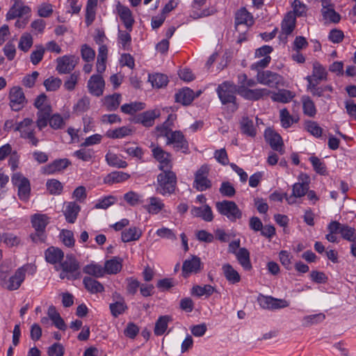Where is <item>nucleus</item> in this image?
Returning a JSON list of instances; mask_svg holds the SVG:
<instances>
[{
  "label": "nucleus",
  "instance_id": "obj_21",
  "mask_svg": "<svg viewBox=\"0 0 356 356\" xmlns=\"http://www.w3.org/2000/svg\"><path fill=\"white\" fill-rule=\"evenodd\" d=\"M64 205L63 212L66 221L68 223H74L81 211V207L76 202H67Z\"/></svg>",
  "mask_w": 356,
  "mask_h": 356
},
{
  "label": "nucleus",
  "instance_id": "obj_28",
  "mask_svg": "<svg viewBox=\"0 0 356 356\" xmlns=\"http://www.w3.org/2000/svg\"><path fill=\"white\" fill-rule=\"evenodd\" d=\"M122 101V95L120 93L106 95L102 99L103 106L108 111H116Z\"/></svg>",
  "mask_w": 356,
  "mask_h": 356
},
{
  "label": "nucleus",
  "instance_id": "obj_26",
  "mask_svg": "<svg viewBox=\"0 0 356 356\" xmlns=\"http://www.w3.org/2000/svg\"><path fill=\"white\" fill-rule=\"evenodd\" d=\"M59 267L65 272L70 273V275L74 276L80 266L75 257L70 254L66 255L65 260L61 261Z\"/></svg>",
  "mask_w": 356,
  "mask_h": 356
},
{
  "label": "nucleus",
  "instance_id": "obj_43",
  "mask_svg": "<svg viewBox=\"0 0 356 356\" xmlns=\"http://www.w3.org/2000/svg\"><path fill=\"white\" fill-rule=\"evenodd\" d=\"M224 276L231 284H236L240 282L241 275L229 264H224Z\"/></svg>",
  "mask_w": 356,
  "mask_h": 356
},
{
  "label": "nucleus",
  "instance_id": "obj_64",
  "mask_svg": "<svg viewBox=\"0 0 356 356\" xmlns=\"http://www.w3.org/2000/svg\"><path fill=\"white\" fill-rule=\"evenodd\" d=\"M65 353V348L60 343H54L47 349L48 356H63Z\"/></svg>",
  "mask_w": 356,
  "mask_h": 356
},
{
  "label": "nucleus",
  "instance_id": "obj_47",
  "mask_svg": "<svg viewBox=\"0 0 356 356\" xmlns=\"http://www.w3.org/2000/svg\"><path fill=\"white\" fill-rule=\"evenodd\" d=\"M171 321V317L168 315L160 316L156 321L154 327V334L156 336H161L165 332L169 321Z\"/></svg>",
  "mask_w": 356,
  "mask_h": 356
},
{
  "label": "nucleus",
  "instance_id": "obj_55",
  "mask_svg": "<svg viewBox=\"0 0 356 356\" xmlns=\"http://www.w3.org/2000/svg\"><path fill=\"white\" fill-rule=\"evenodd\" d=\"M47 189L51 195H58L63 190V186L58 180L51 179L46 183Z\"/></svg>",
  "mask_w": 356,
  "mask_h": 356
},
{
  "label": "nucleus",
  "instance_id": "obj_18",
  "mask_svg": "<svg viewBox=\"0 0 356 356\" xmlns=\"http://www.w3.org/2000/svg\"><path fill=\"white\" fill-rule=\"evenodd\" d=\"M298 179L302 181V183H295L292 187V196L295 197H302L307 194L309 190V177L305 173H301Z\"/></svg>",
  "mask_w": 356,
  "mask_h": 356
},
{
  "label": "nucleus",
  "instance_id": "obj_30",
  "mask_svg": "<svg viewBox=\"0 0 356 356\" xmlns=\"http://www.w3.org/2000/svg\"><path fill=\"white\" fill-rule=\"evenodd\" d=\"M122 268V259L120 257H114L105 261L104 269V273L115 275L118 273Z\"/></svg>",
  "mask_w": 356,
  "mask_h": 356
},
{
  "label": "nucleus",
  "instance_id": "obj_61",
  "mask_svg": "<svg viewBox=\"0 0 356 356\" xmlns=\"http://www.w3.org/2000/svg\"><path fill=\"white\" fill-rule=\"evenodd\" d=\"M80 77L79 72H74L71 74L64 82V88L68 91L74 90Z\"/></svg>",
  "mask_w": 356,
  "mask_h": 356
},
{
  "label": "nucleus",
  "instance_id": "obj_58",
  "mask_svg": "<svg viewBox=\"0 0 356 356\" xmlns=\"http://www.w3.org/2000/svg\"><path fill=\"white\" fill-rule=\"evenodd\" d=\"M123 198L131 207H135L143 202L142 195L132 191L126 193Z\"/></svg>",
  "mask_w": 356,
  "mask_h": 356
},
{
  "label": "nucleus",
  "instance_id": "obj_32",
  "mask_svg": "<svg viewBox=\"0 0 356 356\" xmlns=\"http://www.w3.org/2000/svg\"><path fill=\"white\" fill-rule=\"evenodd\" d=\"M254 24L252 15L245 8H241L235 17V26L237 28L239 25L245 24L248 26Z\"/></svg>",
  "mask_w": 356,
  "mask_h": 356
},
{
  "label": "nucleus",
  "instance_id": "obj_4",
  "mask_svg": "<svg viewBox=\"0 0 356 356\" xmlns=\"http://www.w3.org/2000/svg\"><path fill=\"white\" fill-rule=\"evenodd\" d=\"M9 105L14 111H21L28 103L23 89L19 86L12 87L8 93Z\"/></svg>",
  "mask_w": 356,
  "mask_h": 356
},
{
  "label": "nucleus",
  "instance_id": "obj_31",
  "mask_svg": "<svg viewBox=\"0 0 356 356\" xmlns=\"http://www.w3.org/2000/svg\"><path fill=\"white\" fill-rule=\"evenodd\" d=\"M14 131H19L21 138L28 134H31L35 131V126L33 120L26 118L19 122H16Z\"/></svg>",
  "mask_w": 356,
  "mask_h": 356
},
{
  "label": "nucleus",
  "instance_id": "obj_50",
  "mask_svg": "<svg viewBox=\"0 0 356 356\" xmlns=\"http://www.w3.org/2000/svg\"><path fill=\"white\" fill-rule=\"evenodd\" d=\"M145 108V104L143 102H134L130 104H124L120 107L122 113L128 115H133L135 113L142 111Z\"/></svg>",
  "mask_w": 356,
  "mask_h": 356
},
{
  "label": "nucleus",
  "instance_id": "obj_15",
  "mask_svg": "<svg viewBox=\"0 0 356 356\" xmlns=\"http://www.w3.org/2000/svg\"><path fill=\"white\" fill-rule=\"evenodd\" d=\"M71 162L68 159H56L51 163L46 165L42 168V172L44 175H54L59 173L65 170Z\"/></svg>",
  "mask_w": 356,
  "mask_h": 356
},
{
  "label": "nucleus",
  "instance_id": "obj_2",
  "mask_svg": "<svg viewBox=\"0 0 356 356\" xmlns=\"http://www.w3.org/2000/svg\"><path fill=\"white\" fill-rule=\"evenodd\" d=\"M161 171L157 175L156 191L162 195H171L174 193L177 186L176 174L171 170Z\"/></svg>",
  "mask_w": 356,
  "mask_h": 356
},
{
  "label": "nucleus",
  "instance_id": "obj_27",
  "mask_svg": "<svg viewBox=\"0 0 356 356\" xmlns=\"http://www.w3.org/2000/svg\"><path fill=\"white\" fill-rule=\"evenodd\" d=\"M44 257L51 264H60L64 257V252L58 248L51 246L44 251Z\"/></svg>",
  "mask_w": 356,
  "mask_h": 356
},
{
  "label": "nucleus",
  "instance_id": "obj_48",
  "mask_svg": "<svg viewBox=\"0 0 356 356\" xmlns=\"http://www.w3.org/2000/svg\"><path fill=\"white\" fill-rule=\"evenodd\" d=\"M105 157L108 165L110 166L118 168H125L128 165L127 161L120 159V157L115 154L108 152L106 154Z\"/></svg>",
  "mask_w": 356,
  "mask_h": 356
},
{
  "label": "nucleus",
  "instance_id": "obj_41",
  "mask_svg": "<svg viewBox=\"0 0 356 356\" xmlns=\"http://www.w3.org/2000/svg\"><path fill=\"white\" fill-rule=\"evenodd\" d=\"M296 26V18L291 14L288 13L284 18L281 24L282 34L286 36L290 35L294 30Z\"/></svg>",
  "mask_w": 356,
  "mask_h": 356
},
{
  "label": "nucleus",
  "instance_id": "obj_60",
  "mask_svg": "<svg viewBox=\"0 0 356 356\" xmlns=\"http://www.w3.org/2000/svg\"><path fill=\"white\" fill-rule=\"evenodd\" d=\"M33 45V38L30 33H24L19 39L18 48L24 52H26Z\"/></svg>",
  "mask_w": 356,
  "mask_h": 356
},
{
  "label": "nucleus",
  "instance_id": "obj_19",
  "mask_svg": "<svg viewBox=\"0 0 356 356\" xmlns=\"http://www.w3.org/2000/svg\"><path fill=\"white\" fill-rule=\"evenodd\" d=\"M236 96L229 92L224 91V118L229 119L238 109Z\"/></svg>",
  "mask_w": 356,
  "mask_h": 356
},
{
  "label": "nucleus",
  "instance_id": "obj_34",
  "mask_svg": "<svg viewBox=\"0 0 356 356\" xmlns=\"http://www.w3.org/2000/svg\"><path fill=\"white\" fill-rule=\"evenodd\" d=\"M149 204L144 206L145 209L150 214L156 215L163 211L165 204L157 197H150L148 199Z\"/></svg>",
  "mask_w": 356,
  "mask_h": 356
},
{
  "label": "nucleus",
  "instance_id": "obj_11",
  "mask_svg": "<svg viewBox=\"0 0 356 356\" xmlns=\"http://www.w3.org/2000/svg\"><path fill=\"white\" fill-rule=\"evenodd\" d=\"M238 92L245 99L257 101L264 97L268 96L271 92L267 88L250 89L245 87V86H241L238 89Z\"/></svg>",
  "mask_w": 356,
  "mask_h": 356
},
{
  "label": "nucleus",
  "instance_id": "obj_53",
  "mask_svg": "<svg viewBox=\"0 0 356 356\" xmlns=\"http://www.w3.org/2000/svg\"><path fill=\"white\" fill-rule=\"evenodd\" d=\"M149 81L153 87L161 88L167 86L168 78L163 74L156 73L149 76Z\"/></svg>",
  "mask_w": 356,
  "mask_h": 356
},
{
  "label": "nucleus",
  "instance_id": "obj_45",
  "mask_svg": "<svg viewBox=\"0 0 356 356\" xmlns=\"http://www.w3.org/2000/svg\"><path fill=\"white\" fill-rule=\"evenodd\" d=\"M104 270L102 265L92 262L85 266L83 272L95 277H102L105 275Z\"/></svg>",
  "mask_w": 356,
  "mask_h": 356
},
{
  "label": "nucleus",
  "instance_id": "obj_17",
  "mask_svg": "<svg viewBox=\"0 0 356 356\" xmlns=\"http://www.w3.org/2000/svg\"><path fill=\"white\" fill-rule=\"evenodd\" d=\"M31 11L29 6L24 4L23 1H17V3H13L6 14V19H13L15 18H20L25 15H29Z\"/></svg>",
  "mask_w": 356,
  "mask_h": 356
},
{
  "label": "nucleus",
  "instance_id": "obj_51",
  "mask_svg": "<svg viewBox=\"0 0 356 356\" xmlns=\"http://www.w3.org/2000/svg\"><path fill=\"white\" fill-rule=\"evenodd\" d=\"M294 97L293 92L288 90H280L277 92H273L271 99L273 102L288 103Z\"/></svg>",
  "mask_w": 356,
  "mask_h": 356
},
{
  "label": "nucleus",
  "instance_id": "obj_35",
  "mask_svg": "<svg viewBox=\"0 0 356 356\" xmlns=\"http://www.w3.org/2000/svg\"><path fill=\"white\" fill-rule=\"evenodd\" d=\"M195 97L193 90L189 88H185L175 94V100L178 103L187 106L191 104Z\"/></svg>",
  "mask_w": 356,
  "mask_h": 356
},
{
  "label": "nucleus",
  "instance_id": "obj_22",
  "mask_svg": "<svg viewBox=\"0 0 356 356\" xmlns=\"http://www.w3.org/2000/svg\"><path fill=\"white\" fill-rule=\"evenodd\" d=\"M116 9L124 26L131 31L135 22L131 10L128 7L121 5L120 3L117 5Z\"/></svg>",
  "mask_w": 356,
  "mask_h": 356
},
{
  "label": "nucleus",
  "instance_id": "obj_46",
  "mask_svg": "<svg viewBox=\"0 0 356 356\" xmlns=\"http://www.w3.org/2000/svg\"><path fill=\"white\" fill-rule=\"evenodd\" d=\"M133 131L129 127H121L113 130L107 131L106 136L109 138H122L132 134Z\"/></svg>",
  "mask_w": 356,
  "mask_h": 356
},
{
  "label": "nucleus",
  "instance_id": "obj_29",
  "mask_svg": "<svg viewBox=\"0 0 356 356\" xmlns=\"http://www.w3.org/2000/svg\"><path fill=\"white\" fill-rule=\"evenodd\" d=\"M237 261L244 270L250 271L252 269L250 261V252L245 248H241L235 254Z\"/></svg>",
  "mask_w": 356,
  "mask_h": 356
},
{
  "label": "nucleus",
  "instance_id": "obj_1",
  "mask_svg": "<svg viewBox=\"0 0 356 356\" xmlns=\"http://www.w3.org/2000/svg\"><path fill=\"white\" fill-rule=\"evenodd\" d=\"M10 273L11 268L9 265L6 264L0 265V286L8 291H15L20 287L24 279L18 269L12 275Z\"/></svg>",
  "mask_w": 356,
  "mask_h": 356
},
{
  "label": "nucleus",
  "instance_id": "obj_42",
  "mask_svg": "<svg viewBox=\"0 0 356 356\" xmlns=\"http://www.w3.org/2000/svg\"><path fill=\"white\" fill-rule=\"evenodd\" d=\"M142 236V232L136 227H131L122 232V241L124 243L138 240Z\"/></svg>",
  "mask_w": 356,
  "mask_h": 356
},
{
  "label": "nucleus",
  "instance_id": "obj_9",
  "mask_svg": "<svg viewBox=\"0 0 356 356\" xmlns=\"http://www.w3.org/2000/svg\"><path fill=\"white\" fill-rule=\"evenodd\" d=\"M87 88L90 95L95 97H100L104 94L105 81L100 74L92 75L87 83Z\"/></svg>",
  "mask_w": 356,
  "mask_h": 356
},
{
  "label": "nucleus",
  "instance_id": "obj_56",
  "mask_svg": "<svg viewBox=\"0 0 356 356\" xmlns=\"http://www.w3.org/2000/svg\"><path fill=\"white\" fill-rule=\"evenodd\" d=\"M305 129L311 135L320 138L323 134V129L315 121L307 120L305 122Z\"/></svg>",
  "mask_w": 356,
  "mask_h": 356
},
{
  "label": "nucleus",
  "instance_id": "obj_37",
  "mask_svg": "<svg viewBox=\"0 0 356 356\" xmlns=\"http://www.w3.org/2000/svg\"><path fill=\"white\" fill-rule=\"evenodd\" d=\"M241 132L250 137L254 138L257 135V128L253 120L248 117H243L240 122Z\"/></svg>",
  "mask_w": 356,
  "mask_h": 356
},
{
  "label": "nucleus",
  "instance_id": "obj_24",
  "mask_svg": "<svg viewBox=\"0 0 356 356\" xmlns=\"http://www.w3.org/2000/svg\"><path fill=\"white\" fill-rule=\"evenodd\" d=\"M114 298H116L117 300L115 302L111 303L109 305V309L111 313V315L117 318L120 315L122 314L125 312V311L128 309V307L124 301L123 297L121 296L120 293H115L113 295Z\"/></svg>",
  "mask_w": 356,
  "mask_h": 356
},
{
  "label": "nucleus",
  "instance_id": "obj_39",
  "mask_svg": "<svg viewBox=\"0 0 356 356\" xmlns=\"http://www.w3.org/2000/svg\"><path fill=\"white\" fill-rule=\"evenodd\" d=\"M280 119L281 125L284 129L289 128L293 123H297L299 121V117L291 115L286 108L280 110Z\"/></svg>",
  "mask_w": 356,
  "mask_h": 356
},
{
  "label": "nucleus",
  "instance_id": "obj_13",
  "mask_svg": "<svg viewBox=\"0 0 356 356\" xmlns=\"http://www.w3.org/2000/svg\"><path fill=\"white\" fill-rule=\"evenodd\" d=\"M264 138L266 141L269 144L273 150L277 151L281 154L284 153V143L282 138L279 134L275 132L272 129L268 128L265 130Z\"/></svg>",
  "mask_w": 356,
  "mask_h": 356
},
{
  "label": "nucleus",
  "instance_id": "obj_6",
  "mask_svg": "<svg viewBox=\"0 0 356 356\" xmlns=\"http://www.w3.org/2000/svg\"><path fill=\"white\" fill-rule=\"evenodd\" d=\"M209 168L207 165H202L195 174L193 187L199 191H203L211 186V181L208 179Z\"/></svg>",
  "mask_w": 356,
  "mask_h": 356
},
{
  "label": "nucleus",
  "instance_id": "obj_38",
  "mask_svg": "<svg viewBox=\"0 0 356 356\" xmlns=\"http://www.w3.org/2000/svg\"><path fill=\"white\" fill-rule=\"evenodd\" d=\"M301 102L302 104V112L304 115L310 118H314L317 113V109L311 97L307 95H303L301 97Z\"/></svg>",
  "mask_w": 356,
  "mask_h": 356
},
{
  "label": "nucleus",
  "instance_id": "obj_63",
  "mask_svg": "<svg viewBox=\"0 0 356 356\" xmlns=\"http://www.w3.org/2000/svg\"><path fill=\"white\" fill-rule=\"evenodd\" d=\"M309 161L316 173L322 175H324L326 173V165L324 162L321 161L320 159L316 156H311L309 158Z\"/></svg>",
  "mask_w": 356,
  "mask_h": 356
},
{
  "label": "nucleus",
  "instance_id": "obj_36",
  "mask_svg": "<svg viewBox=\"0 0 356 356\" xmlns=\"http://www.w3.org/2000/svg\"><path fill=\"white\" fill-rule=\"evenodd\" d=\"M129 177L130 175L127 172L114 171L108 174L104 178V183L108 185H113L114 184L123 182L129 179Z\"/></svg>",
  "mask_w": 356,
  "mask_h": 356
},
{
  "label": "nucleus",
  "instance_id": "obj_57",
  "mask_svg": "<svg viewBox=\"0 0 356 356\" xmlns=\"http://www.w3.org/2000/svg\"><path fill=\"white\" fill-rule=\"evenodd\" d=\"M213 291L214 288L209 284H206L203 286L195 285L191 289V295L196 296L197 297H200L204 295L209 296L213 293Z\"/></svg>",
  "mask_w": 356,
  "mask_h": 356
},
{
  "label": "nucleus",
  "instance_id": "obj_3",
  "mask_svg": "<svg viewBox=\"0 0 356 356\" xmlns=\"http://www.w3.org/2000/svg\"><path fill=\"white\" fill-rule=\"evenodd\" d=\"M49 223V218L46 214L35 213L31 216V224L35 232L30 234L34 243H43L47 238L46 227Z\"/></svg>",
  "mask_w": 356,
  "mask_h": 356
},
{
  "label": "nucleus",
  "instance_id": "obj_40",
  "mask_svg": "<svg viewBox=\"0 0 356 356\" xmlns=\"http://www.w3.org/2000/svg\"><path fill=\"white\" fill-rule=\"evenodd\" d=\"M191 213L194 216L200 217L207 222H211L213 218L211 209L208 205L193 207Z\"/></svg>",
  "mask_w": 356,
  "mask_h": 356
},
{
  "label": "nucleus",
  "instance_id": "obj_49",
  "mask_svg": "<svg viewBox=\"0 0 356 356\" xmlns=\"http://www.w3.org/2000/svg\"><path fill=\"white\" fill-rule=\"evenodd\" d=\"M314 81H325L327 80V72L325 68L318 62L316 61L313 63L312 75Z\"/></svg>",
  "mask_w": 356,
  "mask_h": 356
},
{
  "label": "nucleus",
  "instance_id": "obj_59",
  "mask_svg": "<svg viewBox=\"0 0 356 356\" xmlns=\"http://www.w3.org/2000/svg\"><path fill=\"white\" fill-rule=\"evenodd\" d=\"M117 202L116 197L113 195H108L98 200L97 202L95 205V209H106L111 205L114 204Z\"/></svg>",
  "mask_w": 356,
  "mask_h": 356
},
{
  "label": "nucleus",
  "instance_id": "obj_5",
  "mask_svg": "<svg viewBox=\"0 0 356 356\" xmlns=\"http://www.w3.org/2000/svg\"><path fill=\"white\" fill-rule=\"evenodd\" d=\"M11 181L18 188L19 198L22 201H27L31 191L29 180L20 173H15L11 177Z\"/></svg>",
  "mask_w": 356,
  "mask_h": 356
},
{
  "label": "nucleus",
  "instance_id": "obj_25",
  "mask_svg": "<svg viewBox=\"0 0 356 356\" xmlns=\"http://www.w3.org/2000/svg\"><path fill=\"white\" fill-rule=\"evenodd\" d=\"M322 6L321 13L325 19L334 24H337L340 22L341 15L334 10L333 5L330 4L327 1H323Z\"/></svg>",
  "mask_w": 356,
  "mask_h": 356
},
{
  "label": "nucleus",
  "instance_id": "obj_33",
  "mask_svg": "<svg viewBox=\"0 0 356 356\" xmlns=\"http://www.w3.org/2000/svg\"><path fill=\"white\" fill-rule=\"evenodd\" d=\"M51 106H47L37 112L36 125L39 130L43 129L49 123L50 116L51 113Z\"/></svg>",
  "mask_w": 356,
  "mask_h": 356
},
{
  "label": "nucleus",
  "instance_id": "obj_52",
  "mask_svg": "<svg viewBox=\"0 0 356 356\" xmlns=\"http://www.w3.org/2000/svg\"><path fill=\"white\" fill-rule=\"evenodd\" d=\"M90 106V99L89 97L84 95L73 106V111L76 113H83L88 111Z\"/></svg>",
  "mask_w": 356,
  "mask_h": 356
},
{
  "label": "nucleus",
  "instance_id": "obj_12",
  "mask_svg": "<svg viewBox=\"0 0 356 356\" xmlns=\"http://www.w3.org/2000/svg\"><path fill=\"white\" fill-rule=\"evenodd\" d=\"M154 158L159 163L158 166L160 170H171L172 167L171 154L164 151L161 147H156L152 149Z\"/></svg>",
  "mask_w": 356,
  "mask_h": 356
},
{
  "label": "nucleus",
  "instance_id": "obj_7",
  "mask_svg": "<svg viewBox=\"0 0 356 356\" xmlns=\"http://www.w3.org/2000/svg\"><path fill=\"white\" fill-rule=\"evenodd\" d=\"M166 145H172L173 149L177 152H188V143L180 131H172L166 141Z\"/></svg>",
  "mask_w": 356,
  "mask_h": 356
},
{
  "label": "nucleus",
  "instance_id": "obj_62",
  "mask_svg": "<svg viewBox=\"0 0 356 356\" xmlns=\"http://www.w3.org/2000/svg\"><path fill=\"white\" fill-rule=\"evenodd\" d=\"M62 81L58 77L50 76L44 81V86L47 91H56L61 86Z\"/></svg>",
  "mask_w": 356,
  "mask_h": 356
},
{
  "label": "nucleus",
  "instance_id": "obj_54",
  "mask_svg": "<svg viewBox=\"0 0 356 356\" xmlns=\"http://www.w3.org/2000/svg\"><path fill=\"white\" fill-rule=\"evenodd\" d=\"M73 156L83 161L88 162L94 159L95 152L92 149L82 147L80 149L75 151L73 153Z\"/></svg>",
  "mask_w": 356,
  "mask_h": 356
},
{
  "label": "nucleus",
  "instance_id": "obj_16",
  "mask_svg": "<svg viewBox=\"0 0 356 356\" xmlns=\"http://www.w3.org/2000/svg\"><path fill=\"white\" fill-rule=\"evenodd\" d=\"M159 115V110H149L137 115L134 121L135 123L141 124L145 127H150L154 125L155 119Z\"/></svg>",
  "mask_w": 356,
  "mask_h": 356
},
{
  "label": "nucleus",
  "instance_id": "obj_8",
  "mask_svg": "<svg viewBox=\"0 0 356 356\" xmlns=\"http://www.w3.org/2000/svg\"><path fill=\"white\" fill-rule=\"evenodd\" d=\"M282 81L281 75L270 70L259 72L257 74V81L258 83L270 88L277 87Z\"/></svg>",
  "mask_w": 356,
  "mask_h": 356
},
{
  "label": "nucleus",
  "instance_id": "obj_20",
  "mask_svg": "<svg viewBox=\"0 0 356 356\" xmlns=\"http://www.w3.org/2000/svg\"><path fill=\"white\" fill-rule=\"evenodd\" d=\"M224 216L230 221L236 222L242 218L243 213L234 202L224 200Z\"/></svg>",
  "mask_w": 356,
  "mask_h": 356
},
{
  "label": "nucleus",
  "instance_id": "obj_14",
  "mask_svg": "<svg viewBox=\"0 0 356 356\" xmlns=\"http://www.w3.org/2000/svg\"><path fill=\"white\" fill-rule=\"evenodd\" d=\"M257 301L261 307L266 309H277L287 306L285 300L277 299L271 296H265L261 294L259 296Z\"/></svg>",
  "mask_w": 356,
  "mask_h": 356
},
{
  "label": "nucleus",
  "instance_id": "obj_44",
  "mask_svg": "<svg viewBox=\"0 0 356 356\" xmlns=\"http://www.w3.org/2000/svg\"><path fill=\"white\" fill-rule=\"evenodd\" d=\"M83 283L85 288L92 293H101L104 291V286L99 282L90 277H85Z\"/></svg>",
  "mask_w": 356,
  "mask_h": 356
},
{
  "label": "nucleus",
  "instance_id": "obj_10",
  "mask_svg": "<svg viewBox=\"0 0 356 356\" xmlns=\"http://www.w3.org/2000/svg\"><path fill=\"white\" fill-rule=\"evenodd\" d=\"M79 58L75 56H63L56 59V70L59 74L70 73L75 68Z\"/></svg>",
  "mask_w": 356,
  "mask_h": 356
},
{
  "label": "nucleus",
  "instance_id": "obj_23",
  "mask_svg": "<svg viewBox=\"0 0 356 356\" xmlns=\"http://www.w3.org/2000/svg\"><path fill=\"white\" fill-rule=\"evenodd\" d=\"M202 262L199 257L193 256L191 259H186L182 266L183 275L187 277L189 273H197L201 270Z\"/></svg>",
  "mask_w": 356,
  "mask_h": 356
}]
</instances>
